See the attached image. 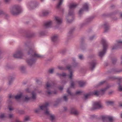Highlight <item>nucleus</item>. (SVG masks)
Returning a JSON list of instances; mask_svg holds the SVG:
<instances>
[{
    "mask_svg": "<svg viewBox=\"0 0 122 122\" xmlns=\"http://www.w3.org/2000/svg\"><path fill=\"white\" fill-rule=\"evenodd\" d=\"M13 114H8V116H6V118H10L13 117Z\"/></svg>",
    "mask_w": 122,
    "mask_h": 122,
    "instance_id": "34",
    "label": "nucleus"
},
{
    "mask_svg": "<svg viewBox=\"0 0 122 122\" xmlns=\"http://www.w3.org/2000/svg\"><path fill=\"white\" fill-rule=\"evenodd\" d=\"M71 89L70 88H68L67 91V92L69 95H70L71 96H73L74 95V94L72 93L71 92Z\"/></svg>",
    "mask_w": 122,
    "mask_h": 122,
    "instance_id": "23",
    "label": "nucleus"
},
{
    "mask_svg": "<svg viewBox=\"0 0 122 122\" xmlns=\"http://www.w3.org/2000/svg\"><path fill=\"white\" fill-rule=\"evenodd\" d=\"M88 9V5L87 4H84L83 5V8L80 9L79 12V14H81L84 10L87 11Z\"/></svg>",
    "mask_w": 122,
    "mask_h": 122,
    "instance_id": "13",
    "label": "nucleus"
},
{
    "mask_svg": "<svg viewBox=\"0 0 122 122\" xmlns=\"http://www.w3.org/2000/svg\"><path fill=\"white\" fill-rule=\"evenodd\" d=\"M64 110L65 111H66L67 109V108L66 107H64Z\"/></svg>",
    "mask_w": 122,
    "mask_h": 122,
    "instance_id": "57",
    "label": "nucleus"
},
{
    "mask_svg": "<svg viewBox=\"0 0 122 122\" xmlns=\"http://www.w3.org/2000/svg\"><path fill=\"white\" fill-rule=\"evenodd\" d=\"M29 118L28 117H26L24 119V121H27L28 120H29Z\"/></svg>",
    "mask_w": 122,
    "mask_h": 122,
    "instance_id": "47",
    "label": "nucleus"
},
{
    "mask_svg": "<svg viewBox=\"0 0 122 122\" xmlns=\"http://www.w3.org/2000/svg\"><path fill=\"white\" fill-rule=\"evenodd\" d=\"M39 80H36V82L37 83H38V82H39Z\"/></svg>",
    "mask_w": 122,
    "mask_h": 122,
    "instance_id": "58",
    "label": "nucleus"
},
{
    "mask_svg": "<svg viewBox=\"0 0 122 122\" xmlns=\"http://www.w3.org/2000/svg\"><path fill=\"white\" fill-rule=\"evenodd\" d=\"M82 92L81 91H78L76 92V95H80L81 94Z\"/></svg>",
    "mask_w": 122,
    "mask_h": 122,
    "instance_id": "38",
    "label": "nucleus"
},
{
    "mask_svg": "<svg viewBox=\"0 0 122 122\" xmlns=\"http://www.w3.org/2000/svg\"><path fill=\"white\" fill-rule=\"evenodd\" d=\"M122 45V41L120 40L117 41L116 44L112 47V50H114L117 49L120 46Z\"/></svg>",
    "mask_w": 122,
    "mask_h": 122,
    "instance_id": "10",
    "label": "nucleus"
},
{
    "mask_svg": "<svg viewBox=\"0 0 122 122\" xmlns=\"http://www.w3.org/2000/svg\"><path fill=\"white\" fill-rule=\"evenodd\" d=\"M9 98H14V96H12L11 94H10L9 95Z\"/></svg>",
    "mask_w": 122,
    "mask_h": 122,
    "instance_id": "49",
    "label": "nucleus"
},
{
    "mask_svg": "<svg viewBox=\"0 0 122 122\" xmlns=\"http://www.w3.org/2000/svg\"><path fill=\"white\" fill-rule=\"evenodd\" d=\"M55 20L57 25H60L61 24V18L60 17L56 16L55 18Z\"/></svg>",
    "mask_w": 122,
    "mask_h": 122,
    "instance_id": "16",
    "label": "nucleus"
},
{
    "mask_svg": "<svg viewBox=\"0 0 122 122\" xmlns=\"http://www.w3.org/2000/svg\"><path fill=\"white\" fill-rule=\"evenodd\" d=\"M31 98V97H25L24 99V101L26 102H27L28 101L30 100V99Z\"/></svg>",
    "mask_w": 122,
    "mask_h": 122,
    "instance_id": "32",
    "label": "nucleus"
},
{
    "mask_svg": "<svg viewBox=\"0 0 122 122\" xmlns=\"http://www.w3.org/2000/svg\"><path fill=\"white\" fill-rule=\"evenodd\" d=\"M79 58L80 59H82L83 58V56L82 55H80L79 56Z\"/></svg>",
    "mask_w": 122,
    "mask_h": 122,
    "instance_id": "44",
    "label": "nucleus"
},
{
    "mask_svg": "<svg viewBox=\"0 0 122 122\" xmlns=\"http://www.w3.org/2000/svg\"><path fill=\"white\" fill-rule=\"evenodd\" d=\"M85 82L83 81H80L79 82V84L80 87H82L85 84Z\"/></svg>",
    "mask_w": 122,
    "mask_h": 122,
    "instance_id": "25",
    "label": "nucleus"
},
{
    "mask_svg": "<svg viewBox=\"0 0 122 122\" xmlns=\"http://www.w3.org/2000/svg\"><path fill=\"white\" fill-rule=\"evenodd\" d=\"M75 85V83L73 81L71 82V88H74Z\"/></svg>",
    "mask_w": 122,
    "mask_h": 122,
    "instance_id": "33",
    "label": "nucleus"
},
{
    "mask_svg": "<svg viewBox=\"0 0 122 122\" xmlns=\"http://www.w3.org/2000/svg\"><path fill=\"white\" fill-rule=\"evenodd\" d=\"M54 69L53 68L50 69L48 71V72L50 74H53L54 72Z\"/></svg>",
    "mask_w": 122,
    "mask_h": 122,
    "instance_id": "27",
    "label": "nucleus"
},
{
    "mask_svg": "<svg viewBox=\"0 0 122 122\" xmlns=\"http://www.w3.org/2000/svg\"><path fill=\"white\" fill-rule=\"evenodd\" d=\"M20 69L23 72L25 69V68L24 66H22L21 67Z\"/></svg>",
    "mask_w": 122,
    "mask_h": 122,
    "instance_id": "41",
    "label": "nucleus"
},
{
    "mask_svg": "<svg viewBox=\"0 0 122 122\" xmlns=\"http://www.w3.org/2000/svg\"><path fill=\"white\" fill-rule=\"evenodd\" d=\"M37 5V3L36 1H31L28 4L29 8L30 10L33 9L35 8Z\"/></svg>",
    "mask_w": 122,
    "mask_h": 122,
    "instance_id": "8",
    "label": "nucleus"
},
{
    "mask_svg": "<svg viewBox=\"0 0 122 122\" xmlns=\"http://www.w3.org/2000/svg\"><path fill=\"white\" fill-rule=\"evenodd\" d=\"M39 35L40 36H44L45 35V33L44 32H40L39 33Z\"/></svg>",
    "mask_w": 122,
    "mask_h": 122,
    "instance_id": "36",
    "label": "nucleus"
},
{
    "mask_svg": "<svg viewBox=\"0 0 122 122\" xmlns=\"http://www.w3.org/2000/svg\"><path fill=\"white\" fill-rule=\"evenodd\" d=\"M32 96L31 98L35 100L36 99V94L34 91H33L32 92Z\"/></svg>",
    "mask_w": 122,
    "mask_h": 122,
    "instance_id": "21",
    "label": "nucleus"
},
{
    "mask_svg": "<svg viewBox=\"0 0 122 122\" xmlns=\"http://www.w3.org/2000/svg\"><path fill=\"white\" fill-rule=\"evenodd\" d=\"M102 107L100 102H95L93 104L94 109L101 108Z\"/></svg>",
    "mask_w": 122,
    "mask_h": 122,
    "instance_id": "14",
    "label": "nucleus"
},
{
    "mask_svg": "<svg viewBox=\"0 0 122 122\" xmlns=\"http://www.w3.org/2000/svg\"><path fill=\"white\" fill-rule=\"evenodd\" d=\"M18 112L21 114H23L24 113V112L23 110H21L19 111Z\"/></svg>",
    "mask_w": 122,
    "mask_h": 122,
    "instance_id": "43",
    "label": "nucleus"
},
{
    "mask_svg": "<svg viewBox=\"0 0 122 122\" xmlns=\"http://www.w3.org/2000/svg\"><path fill=\"white\" fill-rule=\"evenodd\" d=\"M21 7L18 5H14L10 9L11 13L13 15H18L21 11Z\"/></svg>",
    "mask_w": 122,
    "mask_h": 122,
    "instance_id": "3",
    "label": "nucleus"
},
{
    "mask_svg": "<svg viewBox=\"0 0 122 122\" xmlns=\"http://www.w3.org/2000/svg\"><path fill=\"white\" fill-rule=\"evenodd\" d=\"M50 117V119L52 121H53L55 119V117L54 115H52L51 114L49 116Z\"/></svg>",
    "mask_w": 122,
    "mask_h": 122,
    "instance_id": "28",
    "label": "nucleus"
},
{
    "mask_svg": "<svg viewBox=\"0 0 122 122\" xmlns=\"http://www.w3.org/2000/svg\"><path fill=\"white\" fill-rule=\"evenodd\" d=\"M121 117L122 118V114H121Z\"/></svg>",
    "mask_w": 122,
    "mask_h": 122,
    "instance_id": "64",
    "label": "nucleus"
},
{
    "mask_svg": "<svg viewBox=\"0 0 122 122\" xmlns=\"http://www.w3.org/2000/svg\"><path fill=\"white\" fill-rule=\"evenodd\" d=\"M105 32H107L109 29V26L107 23L105 24L104 25Z\"/></svg>",
    "mask_w": 122,
    "mask_h": 122,
    "instance_id": "19",
    "label": "nucleus"
},
{
    "mask_svg": "<svg viewBox=\"0 0 122 122\" xmlns=\"http://www.w3.org/2000/svg\"><path fill=\"white\" fill-rule=\"evenodd\" d=\"M25 91H26V92H27L29 93L30 92V90H29V89L28 88L26 89L25 90Z\"/></svg>",
    "mask_w": 122,
    "mask_h": 122,
    "instance_id": "52",
    "label": "nucleus"
},
{
    "mask_svg": "<svg viewBox=\"0 0 122 122\" xmlns=\"http://www.w3.org/2000/svg\"><path fill=\"white\" fill-rule=\"evenodd\" d=\"M120 106L122 107V103L120 104Z\"/></svg>",
    "mask_w": 122,
    "mask_h": 122,
    "instance_id": "60",
    "label": "nucleus"
},
{
    "mask_svg": "<svg viewBox=\"0 0 122 122\" xmlns=\"http://www.w3.org/2000/svg\"><path fill=\"white\" fill-rule=\"evenodd\" d=\"M4 117L6 118V116H5L4 114H2L0 115V118H3Z\"/></svg>",
    "mask_w": 122,
    "mask_h": 122,
    "instance_id": "40",
    "label": "nucleus"
},
{
    "mask_svg": "<svg viewBox=\"0 0 122 122\" xmlns=\"http://www.w3.org/2000/svg\"><path fill=\"white\" fill-rule=\"evenodd\" d=\"M119 90L120 91H122V86H119L118 88Z\"/></svg>",
    "mask_w": 122,
    "mask_h": 122,
    "instance_id": "45",
    "label": "nucleus"
},
{
    "mask_svg": "<svg viewBox=\"0 0 122 122\" xmlns=\"http://www.w3.org/2000/svg\"><path fill=\"white\" fill-rule=\"evenodd\" d=\"M52 21H50L47 22L44 24V26L46 28H48L50 27L51 25Z\"/></svg>",
    "mask_w": 122,
    "mask_h": 122,
    "instance_id": "18",
    "label": "nucleus"
},
{
    "mask_svg": "<svg viewBox=\"0 0 122 122\" xmlns=\"http://www.w3.org/2000/svg\"><path fill=\"white\" fill-rule=\"evenodd\" d=\"M52 87L51 85L48 82H47L46 84V89L47 90L46 91L47 94L48 95H50L53 94H56L57 93L56 91L54 92L50 91V89Z\"/></svg>",
    "mask_w": 122,
    "mask_h": 122,
    "instance_id": "5",
    "label": "nucleus"
},
{
    "mask_svg": "<svg viewBox=\"0 0 122 122\" xmlns=\"http://www.w3.org/2000/svg\"><path fill=\"white\" fill-rule=\"evenodd\" d=\"M61 99H57L56 100V102L58 104L60 102Z\"/></svg>",
    "mask_w": 122,
    "mask_h": 122,
    "instance_id": "48",
    "label": "nucleus"
},
{
    "mask_svg": "<svg viewBox=\"0 0 122 122\" xmlns=\"http://www.w3.org/2000/svg\"><path fill=\"white\" fill-rule=\"evenodd\" d=\"M75 60H73L74 63L72 64V65H68L66 66V68L70 72V74L68 75L69 78L71 79H72V69L75 66L76 63L74 62Z\"/></svg>",
    "mask_w": 122,
    "mask_h": 122,
    "instance_id": "7",
    "label": "nucleus"
},
{
    "mask_svg": "<svg viewBox=\"0 0 122 122\" xmlns=\"http://www.w3.org/2000/svg\"><path fill=\"white\" fill-rule=\"evenodd\" d=\"M56 75L59 77L60 78H61V73H57L56 74Z\"/></svg>",
    "mask_w": 122,
    "mask_h": 122,
    "instance_id": "42",
    "label": "nucleus"
},
{
    "mask_svg": "<svg viewBox=\"0 0 122 122\" xmlns=\"http://www.w3.org/2000/svg\"><path fill=\"white\" fill-rule=\"evenodd\" d=\"M2 14H4L5 17H7L8 16V15L5 13V12L2 10H0V15Z\"/></svg>",
    "mask_w": 122,
    "mask_h": 122,
    "instance_id": "29",
    "label": "nucleus"
},
{
    "mask_svg": "<svg viewBox=\"0 0 122 122\" xmlns=\"http://www.w3.org/2000/svg\"><path fill=\"white\" fill-rule=\"evenodd\" d=\"M117 60L116 59H113L112 60V62L113 63H114L115 62H116Z\"/></svg>",
    "mask_w": 122,
    "mask_h": 122,
    "instance_id": "50",
    "label": "nucleus"
},
{
    "mask_svg": "<svg viewBox=\"0 0 122 122\" xmlns=\"http://www.w3.org/2000/svg\"><path fill=\"white\" fill-rule=\"evenodd\" d=\"M61 7V0H59V2L57 4L56 6V9L59 10H60Z\"/></svg>",
    "mask_w": 122,
    "mask_h": 122,
    "instance_id": "20",
    "label": "nucleus"
},
{
    "mask_svg": "<svg viewBox=\"0 0 122 122\" xmlns=\"http://www.w3.org/2000/svg\"><path fill=\"white\" fill-rule=\"evenodd\" d=\"M35 35L34 33H31L29 36H27L26 37H31Z\"/></svg>",
    "mask_w": 122,
    "mask_h": 122,
    "instance_id": "35",
    "label": "nucleus"
},
{
    "mask_svg": "<svg viewBox=\"0 0 122 122\" xmlns=\"http://www.w3.org/2000/svg\"><path fill=\"white\" fill-rule=\"evenodd\" d=\"M49 104L48 103L46 102L44 105L39 107L41 110H46L44 112V114L47 116H49L51 114L48 111V109L47 108V107L48 106Z\"/></svg>",
    "mask_w": 122,
    "mask_h": 122,
    "instance_id": "6",
    "label": "nucleus"
},
{
    "mask_svg": "<svg viewBox=\"0 0 122 122\" xmlns=\"http://www.w3.org/2000/svg\"><path fill=\"white\" fill-rule=\"evenodd\" d=\"M67 97V96H64L63 98L65 101H67L68 100Z\"/></svg>",
    "mask_w": 122,
    "mask_h": 122,
    "instance_id": "37",
    "label": "nucleus"
},
{
    "mask_svg": "<svg viewBox=\"0 0 122 122\" xmlns=\"http://www.w3.org/2000/svg\"><path fill=\"white\" fill-rule=\"evenodd\" d=\"M22 94L21 93L20 94L16 96L15 97V98L16 100L19 99L22 97Z\"/></svg>",
    "mask_w": 122,
    "mask_h": 122,
    "instance_id": "22",
    "label": "nucleus"
},
{
    "mask_svg": "<svg viewBox=\"0 0 122 122\" xmlns=\"http://www.w3.org/2000/svg\"><path fill=\"white\" fill-rule=\"evenodd\" d=\"M6 3H7L10 1V0H4Z\"/></svg>",
    "mask_w": 122,
    "mask_h": 122,
    "instance_id": "51",
    "label": "nucleus"
},
{
    "mask_svg": "<svg viewBox=\"0 0 122 122\" xmlns=\"http://www.w3.org/2000/svg\"><path fill=\"white\" fill-rule=\"evenodd\" d=\"M101 42L103 45V50L100 52L99 54V56L101 57H102L104 55L108 47L107 43L105 39H102Z\"/></svg>",
    "mask_w": 122,
    "mask_h": 122,
    "instance_id": "2",
    "label": "nucleus"
},
{
    "mask_svg": "<svg viewBox=\"0 0 122 122\" xmlns=\"http://www.w3.org/2000/svg\"><path fill=\"white\" fill-rule=\"evenodd\" d=\"M26 48L27 54L30 57V58L27 59L26 61L27 63L29 66H31L35 64L36 60V58H43V56L37 53L34 48H31L29 46H26Z\"/></svg>",
    "mask_w": 122,
    "mask_h": 122,
    "instance_id": "1",
    "label": "nucleus"
},
{
    "mask_svg": "<svg viewBox=\"0 0 122 122\" xmlns=\"http://www.w3.org/2000/svg\"><path fill=\"white\" fill-rule=\"evenodd\" d=\"M14 79V78L10 77L9 78V85H10L12 81Z\"/></svg>",
    "mask_w": 122,
    "mask_h": 122,
    "instance_id": "31",
    "label": "nucleus"
},
{
    "mask_svg": "<svg viewBox=\"0 0 122 122\" xmlns=\"http://www.w3.org/2000/svg\"><path fill=\"white\" fill-rule=\"evenodd\" d=\"M121 60H122V61H121V63L122 64V57H121Z\"/></svg>",
    "mask_w": 122,
    "mask_h": 122,
    "instance_id": "62",
    "label": "nucleus"
},
{
    "mask_svg": "<svg viewBox=\"0 0 122 122\" xmlns=\"http://www.w3.org/2000/svg\"><path fill=\"white\" fill-rule=\"evenodd\" d=\"M9 109L10 111L12 110L13 109L11 107H9Z\"/></svg>",
    "mask_w": 122,
    "mask_h": 122,
    "instance_id": "54",
    "label": "nucleus"
},
{
    "mask_svg": "<svg viewBox=\"0 0 122 122\" xmlns=\"http://www.w3.org/2000/svg\"><path fill=\"white\" fill-rule=\"evenodd\" d=\"M49 12L47 10L44 11L42 12L43 15L46 16L49 13Z\"/></svg>",
    "mask_w": 122,
    "mask_h": 122,
    "instance_id": "26",
    "label": "nucleus"
},
{
    "mask_svg": "<svg viewBox=\"0 0 122 122\" xmlns=\"http://www.w3.org/2000/svg\"><path fill=\"white\" fill-rule=\"evenodd\" d=\"M77 5L76 3H73L70 4L69 6L70 11L68 13L69 15H71L73 14L74 12L72 10L75 8Z\"/></svg>",
    "mask_w": 122,
    "mask_h": 122,
    "instance_id": "9",
    "label": "nucleus"
},
{
    "mask_svg": "<svg viewBox=\"0 0 122 122\" xmlns=\"http://www.w3.org/2000/svg\"><path fill=\"white\" fill-rule=\"evenodd\" d=\"M90 39L91 40H92V39H93V38H92L91 37H90Z\"/></svg>",
    "mask_w": 122,
    "mask_h": 122,
    "instance_id": "61",
    "label": "nucleus"
},
{
    "mask_svg": "<svg viewBox=\"0 0 122 122\" xmlns=\"http://www.w3.org/2000/svg\"><path fill=\"white\" fill-rule=\"evenodd\" d=\"M59 89L60 90H61V86H60L59 87Z\"/></svg>",
    "mask_w": 122,
    "mask_h": 122,
    "instance_id": "59",
    "label": "nucleus"
},
{
    "mask_svg": "<svg viewBox=\"0 0 122 122\" xmlns=\"http://www.w3.org/2000/svg\"><path fill=\"white\" fill-rule=\"evenodd\" d=\"M102 119L103 121L108 120L110 122H112L113 119L112 117L108 116H103L102 117Z\"/></svg>",
    "mask_w": 122,
    "mask_h": 122,
    "instance_id": "12",
    "label": "nucleus"
},
{
    "mask_svg": "<svg viewBox=\"0 0 122 122\" xmlns=\"http://www.w3.org/2000/svg\"><path fill=\"white\" fill-rule=\"evenodd\" d=\"M107 89V88H105L104 89H102L101 90L100 92L96 91L93 93H90L86 94L85 95V99H86L89 97L90 96L93 95L98 96L99 95L100 93H101V95H102L104 93V92L106 91Z\"/></svg>",
    "mask_w": 122,
    "mask_h": 122,
    "instance_id": "4",
    "label": "nucleus"
},
{
    "mask_svg": "<svg viewBox=\"0 0 122 122\" xmlns=\"http://www.w3.org/2000/svg\"><path fill=\"white\" fill-rule=\"evenodd\" d=\"M96 62L95 61H93L90 64V67L92 70L95 67Z\"/></svg>",
    "mask_w": 122,
    "mask_h": 122,
    "instance_id": "17",
    "label": "nucleus"
},
{
    "mask_svg": "<svg viewBox=\"0 0 122 122\" xmlns=\"http://www.w3.org/2000/svg\"><path fill=\"white\" fill-rule=\"evenodd\" d=\"M121 17H122V13L121 14Z\"/></svg>",
    "mask_w": 122,
    "mask_h": 122,
    "instance_id": "63",
    "label": "nucleus"
},
{
    "mask_svg": "<svg viewBox=\"0 0 122 122\" xmlns=\"http://www.w3.org/2000/svg\"><path fill=\"white\" fill-rule=\"evenodd\" d=\"M51 40L54 43H58L59 42L58 36L57 35L53 36L51 38Z\"/></svg>",
    "mask_w": 122,
    "mask_h": 122,
    "instance_id": "15",
    "label": "nucleus"
},
{
    "mask_svg": "<svg viewBox=\"0 0 122 122\" xmlns=\"http://www.w3.org/2000/svg\"><path fill=\"white\" fill-rule=\"evenodd\" d=\"M112 79H117V78L116 77H112Z\"/></svg>",
    "mask_w": 122,
    "mask_h": 122,
    "instance_id": "56",
    "label": "nucleus"
},
{
    "mask_svg": "<svg viewBox=\"0 0 122 122\" xmlns=\"http://www.w3.org/2000/svg\"><path fill=\"white\" fill-rule=\"evenodd\" d=\"M57 67L58 69L60 70H61V67L60 66H58Z\"/></svg>",
    "mask_w": 122,
    "mask_h": 122,
    "instance_id": "55",
    "label": "nucleus"
},
{
    "mask_svg": "<svg viewBox=\"0 0 122 122\" xmlns=\"http://www.w3.org/2000/svg\"><path fill=\"white\" fill-rule=\"evenodd\" d=\"M23 56V54L21 51L16 52L13 55L14 57L16 58H21Z\"/></svg>",
    "mask_w": 122,
    "mask_h": 122,
    "instance_id": "11",
    "label": "nucleus"
},
{
    "mask_svg": "<svg viewBox=\"0 0 122 122\" xmlns=\"http://www.w3.org/2000/svg\"><path fill=\"white\" fill-rule=\"evenodd\" d=\"M106 103L107 105H112L113 103V102L110 101H107L106 102Z\"/></svg>",
    "mask_w": 122,
    "mask_h": 122,
    "instance_id": "30",
    "label": "nucleus"
},
{
    "mask_svg": "<svg viewBox=\"0 0 122 122\" xmlns=\"http://www.w3.org/2000/svg\"><path fill=\"white\" fill-rule=\"evenodd\" d=\"M40 109L38 108L37 109H35V112L36 113H38V112H40V110H41V109L40 107Z\"/></svg>",
    "mask_w": 122,
    "mask_h": 122,
    "instance_id": "39",
    "label": "nucleus"
},
{
    "mask_svg": "<svg viewBox=\"0 0 122 122\" xmlns=\"http://www.w3.org/2000/svg\"><path fill=\"white\" fill-rule=\"evenodd\" d=\"M105 81H101L99 83V84L100 85H102L104 83H105Z\"/></svg>",
    "mask_w": 122,
    "mask_h": 122,
    "instance_id": "46",
    "label": "nucleus"
},
{
    "mask_svg": "<svg viewBox=\"0 0 122 122\" xmlns=\"http://www.w3.org/2000/svg\"><path fill=\"white\" fill-rule=\"evenodd\" d=\"M71 113L72 114L76 115H77L78 113V112L73 109H72L71 112Z\"/></svg>",
    "mask_w": 122,
    "mask_h": 122,
    "instance_id": "24",
    "label": "nucleus"
},
{
    "mask_svg": "<svg viewBox=\"0 0 122 122\" xmlns=\"http://www.w3.org/2000/svg\"><path fill=\"white\" fill-rule=\"evenodd\" d=\"M66 76V74L65 73H63L61 74V76Z\"/></svg>",
    "mask_w": 122,
    "mask_h": 122,
    "instance_id": "53",
    "label": "nucleus"
}]
</instances>
